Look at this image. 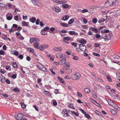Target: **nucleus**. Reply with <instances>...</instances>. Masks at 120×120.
Here are the masks:
<instances>
[{
	"instance_id": "nucleus-61",
	"label": "nucleus",
	"mask_w": 120,
	"mask_h": 120,
	"mask_svg": "<svg viewBox=\"0 0 120 120\" xmlns=\"http://www.w3.org/2000/svg\"><path fill=\"white\" fill-rule=\"evenodd\" d=\"M14 19H15L16 20L18 21V15H17L14 16Z\"/></svg>"
},
{
	"instance_id": "nucleus-15",
	"label": "nucleus",
	"mask_w": 120,
	"mask_h": 120,
	"mask_svg": "<svg viewBox=\"0 0 120 120\" xmlns=\"http://www.w3.org/2000/svg\"><path fill=\"white\" fill-rule=\"evenodd\" d=\"M7 6H8L9 8L11 9H13L15 7V5L11 4L10 3L6 4Z\"/></svg>"
},
{
	"instance_id": "nucleus-43",
	"label": "nucleus",
	"mask_w": 120,
	"mask_h": 120,
	"mask_svg": "<svg viewBox=\"0 0 120 120\" xmlns=\"http://www.w3.org/2000/svg\"><path fill=\"white\" fill-rule=\"evenodd\" d=\"M73 59L75 60H78L79 58L78 56H74L73 57Z\"/></svg>"
},
{
	"instance_id": "nucleus-8",
	"label": "nucleus",
	"mask_w": 120,
	"mask_h": 120,
	"mask_svg": "<svg viewBox=\"0 0 120 120\" xmlns=\"http://www.w3.org/2000/svg\"><path fill=\"white\" fill-rule=\"evenodd\" d=\"M110 2V0H108L107 2H105L104 4V7L106 8H107L112 6L111 3Z\"/></svg>"
},
{
	"instance_id": "nucleus-47",
	"label": "nucleus",
	"mask_w": 120,
	"mask_h": 120,
	"mask_svg": "<svg viewBox=\"0 0 120 120\" xmlns=\"http://www.w3.org/2000/svg\"><path fill=\"white\" fill-rule=\"evenodd\" d=\"M85 116L88 119H90V116L89 114L86 113L85 114Z\"/></svg>"
},
{
	"instance_id": "nucleus-26",
	"label": "nucleus",
	"mask_w": 120,
	"mask_h": 120,
	"mask_svg": "<svg viewBox=\"0 0 120 120\" xmlns=\"http://www.w3.org/2000/svg\"><path fill=\"white\" fill-rule=\"evenodd\" d=\"M55 11L56 12H60L61 11V9L60 8L58 7L55 8Z\"/></svg>"
},
{
	"instance_id": "nucleus-64",
	"label": "nucleus",
	"mask_w": 120,
	"mask_h": 120,
	"mask_svg": "<svg viewBox=\"0 0 120 120\" xmlns=\"http://www.w3.org/2000/svg\"><path fill=\"white\" fill-rule=\"evenodd\" d=\"M2 95L5 98L8 97V95L5 94H2Z\"/></svg>"
},
{
	"instance_id": "nucleus-54",
	"label": "nucleus",
	"mask_w": 120,
	"mask_h": 120,
	"mask_svg": "<svg viewBox=\"0 0 120 120\" xmlns=\"http://www.w3.org/2000/svg\"><path fill=\"white\" fill-rule=\"evenodd\" d=\"M71 44L73 45L75 47H76L77 45V43L74 42H72L71 43Z\"/></svg>"
},
{
	"instance_id": "nucleus-62",
	"label": "nucleus",
	"mask_w": 120,
	"mask_h": 120,
	"mask_svg": "<svg viewBox=\"0 0 120 120\" xmlns=\"http://www.w3.org/2000/svg\"><path fill=\"white\" fill-rule=\"evenodd\" d=\"M95 113L97 114H98V115H100L101 114V113H100V112L99 111H97V110H96V111H95Z\"/></svg>"
},
{
	"instance_id": "nucleus-52",
	"label": "nucleus",
	"mask_w": 120,
	"mask_h": 120,
	"mask_svg": "<svg viewBox=\"0 0 120 120\" xmlns=\"http://www.w3.org/2000/svg\"><path fill=\"white\" fill-rule=\"evenodd\" d=\"M17 75V74L13 75L11 76V78L14 79H15Z\"/></svg>"
},
{
	"instance_id": "nucleus-53",
	"label": "nucleus",
	"mask_w": 120,
	"mask_h": 120,
	"mask_svg": "<svg viewBox=\"0 0 120 120\" xmlns=\"http://www.w3.org/2000/svg\"><path fill=\"white\" fill-rule=\"evenodd\" d=\"M13 54L17 56L19 55V53L18 52L16 51L14 52Z\"/></svg>"
},
{
	"instance_id": "nucleus-27",
	"label": "nucleus",
	"mask_w": 120,
	"mask_h": 120,
	"mask_svg": "<svg viewBox=\"0 0 120 120\" xmlns=\"http://www.w3.org/2000/svg\"><path fill=\"white\" fill-rule=\"evenodd\" d=\"M62 7L65 9L68 8L69 7V5L68 4H64L62 5Z\"/></svg>"
},
{
	"instance_id": "nucleus-59",
	"label": "nucleus",
	"mask_w": 120,
	"mask_h": 120,
	"mask_svg": "<svg viewBox=\"0 0 120 120\" xmlns=\"http://www.w3.org/2000/svg\"><path fill=\"white\" fill-rule=\"evenodd\" d=\"M88 12V10L86 9H84L82 11V12L83 13Z\"/></svg>"
},
{
	"instance_id": "nucleus-4",
	"label": "nucleus",
	"mask_w": 120,
	"mask_h": 120,
	"mask_svg": "<svg viewBox=\"0 0 120 120\" xmlns=\"http://www.w3.org/2000/svg\"><path fill=\"white\" fill-rule=\"evenodd\" d=\"M112 36V34L111 33H109V34H103L102 37L104 39L108 40L111 39Z\"/></svg>"
},
{
	"instance_id": "nucleus-19",
	"label": "nucleus",
	"mask_w": 120,
	"mask_h": 120,
	"mask_svg": "<svg viewBox=\"0 0 120 120\" xmlns=\"http://www.w3.org/2000/svg\"><path fill=\"white\" fill-rule=\"evenodd\" d=\"M63 56V54L61 53H59L57 54L56 57L60 59Z\"/></svg>"
},
{
	"instance_id": "nucleus-31",
	"label": "nucleus",
	"mask_w": 120,
	"mask_h": 120,
	"mask_svg": "<svg viewBox=\"0 0 120 120\" xmlns=\"http://www.w3.org/2000/svg\"><path fill=\"white\" fill-rule=\"evenodd\" d=\"M70 67V66L69 64H68L67 63L64 66V69L65 70H67V69Z\"/></svg>"
},
{
	"instance_id": "nucleus-1",
	"label": "nucleus",
	"mask_w": 120,
	"mask_h": 120,
	"mask_svg": "<svg viewBox=\"0 0 120 120\" xmlns=\"http://www.w3.org/2000/svg\"><path fill=\"white\" fill-rule=\"evenodd\" d=\"M106 100L110 105L113 107L115 109H116L117 111L118 110V107L117 105L114 104V102L112 100L110 99H106Z\"/></svg>"
},
{
	"instance_id": "nucleus-20",
	"label": "nucleus",
	"mask_w": 120,
	"mask_h": 120,
	"mask_svg": "<svg viewBox=\"0 0 120 120\" xmlns=\"http://www.w3.org/2000/svg\"><path fill=\"white\" fill-rule=\"evenodd\" d=\"M39 45V43L38 42H36L34 44V46L36 49H39V46H38Z\"/></svg>"
},
{
	"instance_id": "nucleus-13",
	"label": "nucleus",
	"mask_w": 120,
	"mask_h": 120,
	"mask_svg": "<svg viewBox=\"0 0 120 120\" xmlns=\"http://www.w3.org/2000/svg\"><path fill=\"white\" fill-rule=\"evenodd\" d=\"M62 114L64 116L67 117L69 116V115L68 112L65 109H64L62 111Z\"/></svg>"
},
{
	"instance_id": "nucleus-32",
	"label": "nucleus",
	"mask_w": 120,
	"mask_h": 120,
	"mask_svg": "<svg viewBox=\"0 0 120 120\" xmlns=\"http://www.w3.org/2000/svg\"><path fill=\"white\" fill-rule=\"evenodd\" d=\"M45 30H41V34L43 35H46L47 34V33L46 32H45L44 31Z\"/></svg>"
},
{
	"instance_id": "nucleus-35",
	"label": "nucleus",
	"mask_w": 120,
	"mask_h": 120,
	"mask_svg": "<svg viewBox=\"0 0 120 120\" xmlns=\"http://www.w3.org/2000/svg\"><path fill=\"white\" fill-rule=\"evenodd\" d=\"M74 20L73 19H71L68 22V24H71L74 22Z\"/></svg>"
},
{
	"instance_id": "nucleus-17",
	"label": "nucleus",
	"mask_w": 120,
	"mask_h": 120,
	"mask_svg": "<svg viewBox=\"0 0 120 120\" xmlns=\"http://www.w3.org/2000/svg\"><path fill=\"white\" fill-rule=\"evenodd\" d=\"M29 23L28 22H26L24 21L22 22V24L23 26H28Z\"/></svg>"
},
{
	"instance_id": "nucleus-34",
	"label": "nucleus",
	"mask_w": 120,
	"mask_h": 120,
	"mask_svg": "<svg viewBox=\"0 0 120 120\" xmlns=\"http://www.w3.org/2000/svg\"><path fill=\"white\" fill-rule=\"evenodd\" d=\"M70 40V38L68 37H65L63 38V40H64V41H68Z\"/></svg>"
},
{
	"instance_id": "nucleus-39",
	"label": "nucleus",
	"mask_w": 120,
	"mask_h": 120,
	"mask_svg": "<svg viewBox=\"0 0 120 120\" xmlns=\"http://www.w3.org/2000/svg\"><path fill=\"white\" fill-rule=\"evenodd\" d=\"M71 112L72 114H74L76 116H79V114L77 112H75L74 111H71Z\"/></svg>"
},
{
	"instance_id": "nucleus-49",
	"label": "nucleus",
	"mask_w": 120,
	"mask_h": 120,
	"mask_svg": "<svg viewBox=\"0 0 120 120\" xmlns=\"http://www.w3.org/2000/svg\"><path fill=\"white\" fill-rule=\"evenodd\" d=\"M93 54L96 56L98 57H100V55L99 54L95 52H93Z\"/></svg>"
},
{
	"instance_id": "nucleus-30",
	"label": "nucleus",
	"mask_w": 120,
	"mask_h": 120,
	"mask_svg": "<svg viewBox=\"0 0 120 120\" xmlns=\"http://www.w3.org/2000/svg\"><path fill=\"white\" fill-rule=\"evenodd\" d=\"M2 39L4 40H6L8 38V37L7 35L4 34H2Z\"/></svg>"
},
{
	"instance_id": "nucleus-24",
	"label": "nucleus",
	"mask_w": 120,
	"mask_h": 120,
	"mask_svg": "<svg viewBox=\"0 0 120 120\" xmlns=\"http://www.w3.org/2000/svg\"><path fill=\"white\" fill-rule=\"evenodd\" d=\"M29 20L30 22L33 23H34L36 21V18L34 17H33L31 18H30Z\"/></svg>"
},
{
	"instance_id": "nucleus-6",
	"label": "nucleus",
	"mask_w": 120,
	"mask_h": 120,
	"mask_svg": "<svg viewBox=\"0 0 120 120\" xmlns=\"http://www.w3.org/2000/svg\"><path fill=\"white\" fill-rule=\"evenodd\" d=\"M15 118L17 120H26L25 118H23L22 115L18 114L17 116H15Z\"/></svg>"
},
{
	"instance_id": "nucleus-51",
	"label": "nucleus",
	"mask_w": 120,
	"mask_h": 120,
	"mask_svg": "<svg viewBox=\"0 0 120 120\" xmlns=\"http://www.w3.org/2000/svg\"><path fill=\"white\" fill-rule=\"evenodd\" d=\"M6 16H13L10 13H7L6 15Z\"/></svg>"
},
{
	"instance_id": "nucleus-55",
	"label": "nucleus",
	"mask_w": 120,
	"mask_h": 120,
	"mask_svg": "<svg viewBox=\"0 0 120 120\" xmlns=\"http://www.w3.org/2000/svg\"><path fill=\"white\" fill-rule=\"evenodd\" d=\"M49 70L52 72V74L54 75H55L56 74L53 71V69H49Z\"/></svg>"
},
{
	"instance_id": "nucleus-22",
	"label": "nucleus",
	"mask_w": 120,
	"mask_h": 120,
	"mask_svg": "<svg viewBox=\"0 0 120 120\" xmlns=\"http://www.w3.org/2000/svg\"><path fill=\"white\" fill-rule=\"evenodd\" d=\"M66 59L65 58H62L61 60V65H63L66 62Z\"/></svg>"
},
{
	"instance_id": "nucleus-41",
	"label": "nucleus",
	"mask_w": 120,
	"mask_h": 120,
	"mask_svg": "<svg viewBox=\"0 0 120 120\" xmlns=\"http://www.w3.org/2000/svg\"><path fill=\"white\" fill-rule=\"evenodd\" d=\"M53 102L52 103L53 105L55 106L56 105H57V103L55 100H53L52 101Z\"/></svg>"
},
{
	"instance_id": "nucleus-50",
	"label": "nucleus",
	"mask_w": 120,
	"mask_h": 120,
	"mask_svg": "<svg viewBox=\"0 0 120 120\" xmlns=\"http://www.w3.org/2000/svg\"><path fill=\"white\" fill-rule=\"evenodd\" d=\"M79 110L80 111H81L84 114V115L86 113V112L83 109L81 108H80L79 109Z\"/></svg>"
},
{
	"instance_id": "nucleus-16",
	"label": "nucleus",
	"mask_w": 120,
	"mask_h": 120,
	"mask_svg": "<svg viewBox=\"0 0 120 120\" xmlns=\"http://www.w3.org/2000/svg\"><path fill=\"white\" fill-rule=\"evenodd\" d=\"M78 42L83 44V45H84L86 43V41L84 39H82L81 40L78 41Z\"/></svg>"
},
{
	"instance_id": "nucleus-38",
	"label": "nucleus",
	"mask_w": 120,
	"mask_h": 120,
	"mask_svg": "<svg viewBox=\"0 0 120 120\" xmlns=\"http://www.w3.org/2000/svg\"><path fill=\"white\" fill-rule=\"evenodd\" d=\"M68 33L70 35H73L75 33V31H70L68 32Z\"/></svg>"
},
{
	"instance_id": "nucleus-56",
	"label": "nucleus",
	"mask_w": 120,
	"mask_h": 120,
	"mask_svg": "<svg viewBox=\"0 0 120 120\" xmlns=\"http://www.w3.org/2000/svg\"><path fill=\"white\" fill-rule=\"evenodd\" d=\"M5 81L8 84H9L10 83V80L8 79L6 80Z\"/></svg>"
},
{
	"instance_id": "nucleus-33",
	"label": "nucleus",
	"mask_w": 120,
	"mask_h": 120,
	"mask_svg": "<svg viewBox=\"0 0 120 120\" xmlns=\"http://www.w3.org/2000/svg\"><path fill=\"white\" fill-rule=\"evenodd\" d=\"M90 28L91 29L92 31H95L96 33H97L98 32L97 29L95 28L91 27Z\"/></svg>"
},
{
	"instance_id": "nucleus-7",
	"label": "nucleus",
	"mask_w": 120,
	"mask_h": 120,
	"mask_svg": "<svg viewBox=\"0 0 120 120\" xmlns=\"http://www.w3.org/2000/svg\"><path fill=\"white\" fill-rule=\"evenodd\" d=\"M40 41V40L37 38H32L30 39V43H35L37 42H39Z\"/></svg>"
},
{
	"instance_id": "nucleus-45",
	"label": "nucleus",
	"mask_w": 120,
	"mask_h": 120,
	"mask_svg": "<svg viewBox=\"0 0 120 120\" xmlns=\"http://www.w3.org/2000/svg\"><path fill=\"white\" fill-rule=\"evenodd\" d=\"M92 22L94 23H96L97 22V20L96 18H93L92 20Z\"/></svg>"
},
{
	"instance_id": "nucleus-28",
	"label": "nucleus",
	"mask_w": 120,
	"mask_h": 120,
	"mask_svg": "<svg viewBox=\"0 0 120 120\" xmlns=\"http://www.w3.org/2000/svg\"><path fill=\"white\" fill-rule=\"evenodd\" d=\"M69 17L68 15H65L63 18V19L64 21L67 20L68 19Z\"/></svg>"
},
{
	"instance_id": "nucleus-21",
	"label": "nucleus",
	"mask_w": 120,
	"mask_h": 120,
	"mask_svg": "<svg viewBox=\"0 0 120 120\" xmlns=\"http://www.w3.org/2000/svg\"><path fill=\"white\" fill-rule=\"evenodd\" d=\"M60 25L64 27H68V24L65 23L61 22L60 23Z\"/></svg>"
},
{
	"instance_id": "nucleus-5",
	"label": "nucleus",
	"mask_w": 120,
	"mask_h": 120,
	"mask_svg": "<svg viewBox=\"0 0 120 120\" xmlns=\"http://www.w3.org/2000/svg\"><path fill=\"white\" fill-rule=\"evenodd\" d=\"M49 47V45L47 44H43L39 46V49L40 50L42 51L44 49L48 48Z\"/></svg>"
},
{
	"instance_id": "nucleus-12",
	"label": "nucleus",
	"mask_w": 120,
	"mask_h": 120,
	"mask_svg": "<svg viewBox=\"0 0 120 120\" xmlns=\"http://www.w3.org/2000/svg\"><path fill=\"white\" fill-rule=\"evenodd\" d=\"M33 4L38 6H39L40 5L41 3L38 2L37 0H31Z\"/></svg>"
},
{
	"instance_id": "nucleus-2",
	"label": "nucleus",
	"mask_w": 120,
	"mask_h": 120,
	"mask_svg": "<svg viewBox=\"0 0 120 120\" xmlns=\"http://www.w3.org/2000/svg\"><path fill=\"white\" fill-rule=\"evenodd\" d=\"M79 48H76L77 50L79 51H81L85 52L86 50V47L83 44H79Z\"/></svg>"
},
{
	"instance_id": "nucleus-60",
	"label": "nucleus",
	"mask_w": 120,
	"mask_h": 120,
	"mask_svg": "<svg viewBox=\"0 0 120 120\" xmlns=\"http://www.w3.org/2000/svg\"><path fill=\"white\" fill-rule=\"evenodd\" d=\"M18 57L21 60H22L23 59V56L22 55H20L18 56Z\"/></svg>"
},
{
	"instance_id": "nucleus-23",
	"label": "nucleus",
	"mask_w": 120,
	"mask_h": 120,
	"mask_svg": "<svg viewBox=\"0 0 120 120\" xmlns=\"http://www.w3.org/2000/svg\"><path fill=\"white\" fill-rule=\"evenodd\" d=\"M44 94L46 96H49L50 95V93L48 91H44Z\"/></svg>"
},
{
	"instance_id": "nucleus-63",
	"label": "nucleus",
	"mask_w": 120,
	"mask_h": 120,
	"mask_svg": "<svg viewBox=\"0 0 120 120\" xmlns=\"http://www.w3.org/2000/svg\"><path fill=\"white\" fill-rule=\"evenodd\" d=\"M40 21V19H37V21L36 22V24L37 25H38L39 24V22Z\"/></svg>"
},
{
	"instance_id": "nucleus-25",
	"label": "nucleus",
	"mask_w": 120,
	"mask_h": 120,
	"mask_svg": "<svg viewBox=\"0 0 120 120\" xmlns=\"http://www.w3.org/2000/svg\"><path fill=\"white\" fill-rule=\"evenodd\" d=\"M116 109V111H115L113 109L111 111V112L112 115H115L117 114V112L118 111V110L117 111L116 109Z\"/></svg>"
},
{
	"instance_id": "nucleus-40",
	"label": "nucleus",
	"mask_w": 120,
	"mask_h": 120,
	"mask_svg": "<svg viewBox=\"0 0 120 120\" xmlns=\"http://www.w3.org/2000/svg\"><path fill=\"white\" fill-rule=\"evenodd\" d=\"M84 91L86 93H88L90 92V90L89 89L87 88H85L84 90Z\"/></svg>"
},
{
	"instance_id": "nucleus-3",
	"label": "nucleus",
	"mask_w": 120,
	"mask_h": 120,
	"mask_svg": "<svg viewBox=\"0 0 120 120\" xmlns=\"http://www.w3.org/2000/svg\"><path fill=\"white\" fill-rule=\"evenodd\" d=\"M71 77V78L72 79L76 80L80 78L81 75L80 73L76 72L75 74L72 75Z\"/></svg>"
},
{
	"instance_id": "nucleus-58",
	"label": "nucleus",
	"mask_w": 120,
	"mask_h": 120,
	"mask_svg": "<svg viewBox=\"0 0 120 120\" xmlns=\"http://www.w3.org/2000/svg\"><path fill=\"white\" fill-rule=\"evenodd\" d=\"M101 37L100 35L99 34H97L95 36L96 38H99Z\"/></svg>"
},
{
	"instance_id": "nucleus-10",
	"label": "nucleus",
	"mask_w": 120,
	"mask_h": 120,
	"mask_svg": "<svg viewBox=\"0 0 120 120\" xmlns=\"http://www.w3.org/2000/svg\"><path fill=\"white\" fill-rule=\"evenodd\" d=\"M7 6V5L4 3V0H0V6L2 8L5 7Z\"/></svg>"
},
{
	"instance_id": "nucleus-9",
	"label": "nucleus",
	"mask_w": 120,
	"mask_h": 120,
	"mask_svg": "<svg viewBox=\"0 0 120 120\" xmlns=\"http://www.w3.org/2000/svg\"><path fill=\"white\" fill-rule=\"evenodd\" d=\"M38 67L40 70H41L45 71H47V69L42 64H40L38 65Z\"/></svg>"
},
{
	"instance_id": "nucleus-11",
	"label": "nucleus",
	"mask_w": 120,
	"mask_h": 120,
	"mask_svg": "<svg viewBox=\"0 0 120 120\" xmlns=\"http://www.w3.org/2000/svg\"><path fill=\"white\" fill-rule=\"evenodd\" d=\"M112 6L118 4L119 2L118 0H110Z\"/></svg>"
},
{
	"instance_id": "nucleus-48",
	"label": "nucleus",
	"mask_w": 120,
	"mask_h": 120,
	"mask_svg": "<svg viewBox=\"0 0 120 120\" xmlns=\"http://www.w3.org/2000/svg\"><path fill=\"white\" fill-rule=\"evenodd\" d=\"M100 45V44H99L97 43H95L94 44V46L95 47H98Z\"/></svg>"
},
{
	"instance_id": "nucleus-44",
	"label": "nucleus",
	"mask_w": 120,
	"mask_h": 120,
	"mask_svg": "<svg viewBox=\"0 0 120 120\" xmlns=\"http://www.w3.org/2000/svg\"><path fill=\"white\" fill-rule=\"evenodd\" d=\"M94 104L96 106H97L99 107H101V105H100L98 103H97L96 101L94 103Z\"/></svg>"
},
{
	"instance_id": "nucleus-57",
	"label": "nucleus",
	"mask_w": 120,
	"mask_h": 120,
	"mask_svg": "<svg viewBox=\"0 0 120 120\" xmlns=\"http://www.w3.org/2000/svg\"><path fill=\"white\" fill-rule=\"evenodd\" d=\"M0 71L2 74H4L5 72V71L4 69H1L0 70Z\"/></svg>"
},
{
	"instance_id": "nucleus-37",
	"label": "nucleus",
	"mask_w": 120,
	"mask_h": 120,
	"mask_svg": "<svg viewBox=\"0 0 120 120\" xmlns=\"http://www.w3.org/2000/svg\"><path fill=\"white\" fill-rule=\"evenodd\" d=\"M13 66L15 68H17L18 67V65L15 62H14L13 64Z\"/></svg>"
},
{
	"instance_id": "nucleus-14",
	"label": "nucleus",
	"mask_w": 120,
	"mask_h": 120,
	"mask_svg": "<svg viewBox=\"0 0 120 120\" xmlns=\"http://www.w3.org/2000/svg\"><path fill=\"white\" fill-rule=\"evenodd\" d=\"M53 51L56 52L58 51L59 52L61 51L62 50V48L61 47H55L53 49Z\"/></svg>"
},
{
	"instance_id": "nucleus-46",
	"label": "nucleus",
	"mask_w": 120,
	"mask_h": 120,
	"mask_svg": "<svg viewBox=\"0 0 120 120\" xmlns=\"http://www.w3.org/2000/svg\"><path fill=\"white\" fill-rule=\"evenodd\" d=\"M13 16H6V19L8 20H10L12 19Z\"/></svg>"
},
{
	"instance_id": "nucleus-36",
	"label": "nucleus",
	"mask_w": 120,
	"mask_h": 120,
	"mask_svg": "<svg viewBox=\"0 0 120 120\" xmlns=\"http://www.w3.org/2000/svg\"><path fill=\"white\" fill-rule=\"evenodd\" d=\"M21 104L22 107L23 109H25L26 108V106L25 104L23 103H21Z\"/></svg>"
},
{
	"instance_id": "nucleus-18",
	"label": "nucleus",
	"mask_w": 120,
	"mask_h": 120,
	"mask_svg": "<svg viewBox=\"0 0 120 120\" xmlns=\"http://www.w3.org/2000/svg\"><path fill=\"white\" fill-rule=\"evenodd\" d=\"M57 78L58 79L60 82H61L62 83L65 84V82L64 81V79H61L60 77H58Z\"/></svg>"
},
{
	"instance_id": "nucleus-42",
	"label": "nucleus",
	"mask_w": 120,
	"mask_h": 120,
	"mask_svg": "<svg viewBox=\"0 0 120 120\" xmlns=\"http://www.w3.org/2000/svg\"><path fill=\"white\" fill-rule=\"evenodd\" d=\"M106 76L108 80V81H109L110 82H111L112 81V80L109 77V76L108 75H107Z\"/></svg>"
},
{
	"instance_id": "nucleus-29",
	"label": "nucleus",
	"mask_w": 120,
	"mask_h": 120,
	"mask_svg": "<svg viewBox=\"0 0 120 120\" xmlns=\"http://www.w3.org/2000/svg\"><path fill=\"white\" fill-rule=\"evenodd\" d=\"M106 20V19H104V18H101L98 21V22L99 23H101L104 22Z\"/></svg>"
}]
</instances>
